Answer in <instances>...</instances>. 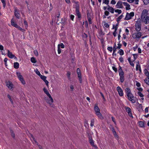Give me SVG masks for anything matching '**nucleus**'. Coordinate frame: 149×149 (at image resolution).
<instances>
[{"label":"nucleus","mask_w":149,"mask_h":149,"mask_svg":"<svg viewBox=\"0 0 149 149\" xmlns=\"http://www.w3.org/2000/svg\"><path fill=\"white\" fill-rule=\"evenodd\" d=\"M140 66L139 65V64H136V71H138L139 69V68H140Z\"/></svg>","instance_id":"obj_46"},{"label":"nucleus","mask_w":149,"mask_h":149,"mask_svg":"<svg viewBox=\"0 0 149 149\" xmlns=\"http://www.w3.org/2000/svg\"><path fill=\"white\" fill-rule=\"evenodd\" d=\"M125 31L126 33V34L127 35H128L129 34V30L127 29H126L125 30Z\"/></svg>","instance_id":"obj_64"},{"label":"nucleus","mask_w":149,"mask_h":149,"mask_svg":"<svg viewBox=\"0 0 149 149\" xmlns=\"http://www.w3.org/2000/svg\"><path fill=\"white\" fill-rule=\"evenodd\" d=\"M94 120L93 119L91 120V127H93L94 125Z\"/></svg>","instance_id":"obj_45"},{"label":"nucleus","mask_w":149,"mask_h":149,"mask_svg":"<svg viewBox=\"0 0 149 149\" xmlns=\"http://www.w3.org/2000/svg\"><path fill=\"white\" fill-rule=\"evenodd\" d=\"M14 15L15 17L18 19H19L20 17V14L18 10L15 8L14 9Z\"/></svg>","instance_id":"obj_14"},{"label":"nucleus","mask_w":149,"mask_h":149,"mask_svg":"<svg viewBox=\"0 0 149 149\" xmlns=\"http://www.w3.org/2000/svg\"><path fill=\"white\" fill-rule=\"evenodd\" d=\"M118 25H119V22H118V23L115 25H113V26H114V28L116 27V28H118Z\"/></svg>","instance_id":"obj_60"},{"label":"nucleus","mask_w":149,"mask_h":149,"mask_svg":"<svg viewBox=\"0 0 149 149\" xmlns=\"http://www.w3.org/2000/svg\"><path fill=\"white\" fill-rule=\"evenodd\" d=\"M135 29L137 32L139 31L141 29V22L139 20H137L135 24Z\"/></svg>","instance_id":"obj_5"},{"label":"nucleus","mask_w":149,"mask_h":149,"mask_svg":"<svg viewBox=\"0 0 149 149\" xmlns=\"http://www.w3.org/2000/svg\"><path fill=\"white\" fill-rule=\"evenodd\" d=\"M104 15H106L107 16H108L109 15V12L108 11H107V10H106L104 12Z\"/></svg>","instance_id":"obj_47"},{"label":"nucleus","mask_w":149,"mask_h":149,"mask_svg":"<svg viewBox=\"0 0 149 149\" xmlns=\"http://www.w3.org/2000/svg\"><path fill=\"white\" fill-rule=\"evenodd\" d=\"M118 46H116V44H115L113 46V54L115 52L117 49H119L122 46L121 44L120 43L118 44Z\"/></svg>","instance_id":"obj_15"},{"label":"nucleus","mask_w":149,"mask_h":149,"mask_svg":"<svg viewBox=\"0 0 149 149\" xmlns=\"http://www.w3.org/2000/svg\"><path fill=\"white\" fill-rule=\"evenodd\" d=\"M8 52V56H14V55H13L12 53L10 52L9 50H7Z\"/></svg>","instance_id":"obj_36"},{"label":"nucleus","mask_w":149,"mask_h":149,"mask_svg":"<svg viewBox=\"0 0 149 149\" xmlns=\"http://www.w3.org/2000/svg\"><path fill=\"white\" fill-rule=\"evenodd\" d=\"M19 79L22 84H23V85L25 84H26L25 81L24 79H23V77H21L20 78H19Z\"/></svg>","instance_id":"obj_25"},{"label":"nucleus","mask_w":149,"mask_h":149,"mask_svg":"<svg viewBox=\"0 0 149 149\" xmlns=\"http://www.w3.org/2000/svg\"><path fill=\"white\" fill-rule=\"evenodd\" d=\"M104 26L107 28H108L109 27V24L105 22H104Z\"/></svg>","instance_id":"obj_39"},{"label":"nucleus","mask_w":149,"mask_h":149,"mask_svg":"<svg viewBox=\"0 0 149 149\" xmlns=\"http://www.w3.org/2000/svg\"><path fill=\"white\" fill-rule=\"evenodd\" d=\"M1 2L3 3V5L4 7L6 6V3L5 1V0H1Z\"/></svg>","instance_id":"obj_42"},{"label":"nucleus","mask_w":149,"mask_h":149,"mask_svg":"<svg viewBox=\"0 0 149 149\" xmlns=\"http://www.w3.org/2000/svg\"><path fill=\"white\" fill-rule=\"evenodd\" d=\"M89 141L91 145L92 146L94 147L96 149H97L98 148L96 145H94V142L92 137L89 136Z\"/></svg>","instance_id":"obj_9"},{"label":"nucleus","mask_w":149,"mask_h":149,"mask_svg":"<svg viewBox=\"0 0 149 149\" xmlns=\"http://www.w3.org/2000/svg\"><path fill=\"white\" fill-rule=\"evenodd\" d=\"M111 119L113 121L114 123L115 124H116V122L115 120V118L113 117H112Z\"/></svg>","instance_id":"obj_59"},{"label":"nucleus","mask_w":149,"mask_h":149,"mask_svg":"<svg viewBox=\"0 0 149 149\" xmlns=\"http://www.w3.org/2000/svg\"><path fill=\"white\" fill-rule=\"evenodd\" d=\"M126 112L128 113V115L131 118H133V116L132 113L131 109L128 107L125 108Z\"/></svg>","instance_id":"obj_11"},{"label":"nucleus","mask_w":149,"mask_h":149,"mask_svg":"<svg viewBox=\"0 0 149 149\" xmlns=\"http://www.w3.org/2000/svg\"><path fill=\"white\" fill-rule=\"evenodd\" d=\"M78 74V77L79 79V81L80 83H81L82 82V78H81V73H77Z\"/></svg>","instance_id":"obj_21"},{"label":"nucleus","mask_w":149,"mask_h":149,"mask_svg":"<svg viewBox=\"0 0 149 149\" xmlns=\"http://www.w3.org/2000/svg\"><path fill=\"white\" fill-rule=\"evenodd\" d=\"M144 81L146 84L149 86V77H146L144 80Z\"/></svg>","instance_id":"obj_22"},{"label":"nucleus","mask_w":149,"mask_h":149,"mask_svg":"<svg viewBox=\"0 0 149 149\" xmlns=\"http://www.w3.org/2000/svg\"><path fill=\"white\" fill-rule=\"evenodd\" d=\"M7 60H8V59L6 58H5L4 59V62L5 63V64L6 66H7Z\"/></svg>","instance_id":"obj_53"},{"label":"nucleus","mask_w":149,"mask_h":149,"mask_svg":"<svg viewBox=\"0 0 149 149\" xmlns=\"http://www.w3.org/2000/svg\"><path fill=\"white\" fill-rule=\"evenodd\" d=\"M31 61L33 63H36L37 62L36 59L34 57H32L31 58Z\"/></svg>","instance_id":"obj_24"},{"label":"nucleus","mask_w":149,"mask_h":149,"mask_svg":"<svg viewBox=\"0 0 149 149\" xmlns=\"http://www.w3.org/2000/svg\"><path fill=\"white\" fill-rule=\"evenodd\" d=\"M139 124L141 127H142L144 126V123L143 122L140 121L139 122Z\"/></svg>","instance_id":"obj_29"},{"label":"nucleus","mask_w":149,"mask_h":149,"mask_svg":"<svg viewBox=\"0 0 149 149\" xmlns=\"http://www.w3.org/2000/svg\"><path fill=\"white\" fill-rule=\"evenodd\" d=\"M87 19H88V18L89 17L90 18H91V15L90 13H88L87 14Z\"/></svg>","instance_id":"obj_58"},{"label":"nucleus","mask_w":149,"mask_h":149,"mask_svg":"<svg viewBox=\"0 0 149 149\" xmlns=\"http://www.w3.org/2000/svg\"><path fill=\"white\" fill-rule=\"evenodd\" d=\"M119 60L120 61L121 63H123V58L122 57H120L119 58Z\"/></svg>","instance_id":"obj_57"},{"label":"nucleus","mask_w":149,"mask_h":149,"mask_svg":"<svg viewBox=\"0 0 149 149\" xmlns=\"http://www.w3.org/2000/svg\"><path fill=\"white\" fill-rule=\"evenodd\" d=\"M94 110L97 116L100 118H102V115L100 112V110L99 107L97 106H95L94 107Z\"/></svg>","instance_id":"obj_6"},{"label":"nucleus","mask_w":149,"mask_h":149,"mask_svg":"<svg viewBox=\"0 0 149 149\" xmlns=\"http://www.w3.org/2000/svg\"><path fill=\"white\" fill-rule=\"evenodd\" d=\"M19 63L17 62H15L14 64V67L15 69H17L19 67Z\"/></svg>","instance_id":"obj_27"},{"label":"nucleus","mask_w":149,"mask_h":149,"mask_svg":"<svg viewBox=\"0 0 149 149\" xmlns=\"http://www.w3.org/2000/svg\"><path fill=\"white\" fill-rule=\"evenodd\" d=\"M118 53L121 55H122L124 54V52L123 50L121 49L119 50L118 52Z\"/></svg>","instance_id":"obj_32"},{"label":"nucleus","mask_w":149,"mask_h":149,"mask_svg":"<svg viewBox=\"0 0 149 149\" xmlns=\"http://www.w3.org/2000/svg\"><path fill=\"white\" fill-rule=\"evenodd\" d=\"M115 12L116 13H117L118 14H120L122 13V11L120 10L119 9H116L115 10Z\"/></svg>","instance_id":"obj_38"},{"label":"nucleus","mask_w":149,"mask_h":149,"mask_svg":"<svg viewBox=\"0 0 149 149\" xmlns=\"http://www.w3.org/2000/svg\"><path fill=\"white\" fill-rule=\"evenodd\" d=\"M112 68L115 72H117L118 70L117 68H116L115 66H113L112 67Z\"/></svg>","instance_id":"obj_43"},{"label":"nucleus","mask_w":149,"mask_h":149,"mask_svg":"<svg viewBox=\"0 0 149 149\" xmlns=\"http://www.w3.org/2000/svg\"><path fill=\"white\" fill-rule=\"evenodd\" d=\"M111 130L113 132V133H115V132H116V131H115V130L114 128L113 127H112L111 128Z\"/></svg>","instance_id":"obj_63"},{"label":"nucleus","mask_w":149,"mask_h":149,"mask_svg":"<svg viewBox=\"0 0 149 149\" xmlns=\"http://www.w3.org/2000/svg\"><path fill=\"white\" fill-rule=\"evenodd\" d=\"M142 36V33L141 32H138L132 34V37L134 39H139Z\"/></svg>","instance_id":"obj_8"},{"label":"nucleus","mask_w":149,"mask_h":149,"mask_svg":"<svg viewBox=\"0 0 149 149\" xmlns=\"http://www.w3.org/2000/svg\"><path fill=\"white\" fill-rule=\"evenodd\" d=\"M107 49L109 51L111 52L113 50V48L112 47H108Z\"/></svg>","instance_id":"obj_50"},{"label":"nucleus","mask_w":149,"mask_h":149,"mask_svg":"<svg viewBox=\"0 0 149 149\" xmlns=\"http://www.w3.org/2000/svg\"><path fill=\"white\" fill-rule=\"evenodd\" d=\"M70 19L72 21H73L74 16V15H71L70 16Z\"/></svg>","instance_id":"obj_52"},{"label":"nucleus","mask_w":149,"mask_h":149,"mask_svg":"<svg viewBox=\"0 0 149 149\" xmlns=\"http://www.w3.org/2000/svg\"><path fill=\"white\" fill-rule=\"evenodd\" d=\"M141 18L142 22L145 24H149V16L148 11L147 9H144L142 11Z\"/></svg>","instance_id":"obj_1"},{"label":"nucleus","mask_w":149,"mask_h":149,"mask_svg":"<svg viewBox=\"0 0 149 149\" xmlns=\"http://www.w3.org/2000/svg\"><path fill=\"white\" fill-rule=\"evenodd\" d=\"M109 2V0H102L103 3H104L106 5L108 4Z\"/></svg>","instance_id":"obj_30"},{"label":"nucleus","mask_w":149,"mask_h":149,"mask_svg":"<svg viewBox=\"0 0 149 149\" xmlns=\"http://www.w3.org/2000/svg\"><path fill=\"white\" fill-rule=\"evenodd\" d=\"M134 13L133 12H131L130 13H127L125 18L126 20H128L131 19L134 15Z\"/></svg>","instance_id":"obj_7"},{"label":"nucleus","mask_w":149,"mask_h":149,"mask_svg":"<svg viewBox=\"0 0 149 149\" xmlns=\"http://www.w3.org/2000/svg\"><path fill=\"white\" fill-rule=\"evenodd\" d=\"M10 130L11 133V136L13 138L15 137V135L13 131L11 130V129H10Z\"/></svg>","instance_id":"obj_41"},{"label":"nucleus","mask_w":149,"mask_h":149,"mask_svg":"<svg viewBox=\"0 0 149 149\" xmlns=\"http://www.w3.org/2000/svg\"><path fill=\"white\" fill-rule=\"evenodd\" d=\"M17 74L18 79L22 77L20 72H18L17 73Z\"/></svg>","instance_id":"obj_40"},{"label":"nucleus","mask_w":149,"mask_h":149,"mask_svg":"<svg viewBox=\"0 0 149 149\" xmlns=\"http://www.w3.org/2000/svg\"><path fill=\"white\" fill-rule=\"evenodd\" d=\"M73 2L75 3V9H79V2L75 1L73 0L72 1Z\"/></svg>","instance_id":"obj_20"},{"label":"nucleus","mask_w":149,"mask_h":149,"mask_svg":"<svg viewBox=\"0 0 149 149\" xmlns=\"http://www.w3.org/2000/svg\"><path fill=\"white\" fill-rule=\"evenodd\" d=\"M137 94L139 95L140 97H142L141 98V99L142 100H144V98L143 97L144 96L142 94L141 92L140 91H138L137 92Z\"/></svg>","instance_id":"obj_26"},{"label":"nucleus","mask_w":149,"mask_h":149,"mask_svg":"<svg viewBox=\"0 0 149 149\" xmlns=\"http://www.w3.org/2000/svg\"><path fill=\"white\" fill-rule=\"evenodd\" d=\"M107 10L112 13H114V9L112 7L109 6V5H108Z\"/></svg>","instance_id":"obj_18"},{"label":"nucleus","mask_w":149,"mask_h":149,"mask_svg":"<svg viewBox=\"0 0 149 149\" xmlns=\"http://www.w3.org/2000/svg\"><path fill=\"white\" fill-rule=\"evenodd\" d=\"M58 47H61L62 48H64L65 47V45L63 43H61L58 45Z\"/></svg>","instance_id":"obj_34"},{"label":"nucleus","mask_w":149,"mask_h":149,"mask_svg":"<svg viewBox=\"0 0 149 149\" xmlns=\"http://www.w3.org/2000/svg\"><path fill=\"white\" fill-rule=\"evenodd\" d=\"M144 74L147 77H149V73L146 69H145L144 70Z\"/></svg>","instance_id":"obj_23"},{"label":"nucleus","mask_w":149,"mask_h":149,"mask_svg":"<svg viewBox=\"0 0 149 149\" xmlns=\"http://www.w3.org/2000/svg\"><path fill=\"white\" fill-rule=\"evenodd\" d=\"M125 92L127 94L129 100L133 103L136 102V100L134 99V96L131 93L130 89L129 88H127L125 90Z\"/></svg>","instance_id":"obj_2"},{"label":"nucleus","mask_w":149,"mask_h":149,"mask_svg":"<svg viewBox=\"0 0 149 149\" xmlns=\"http://www.w3.org/2000/svg\"><path fill=\"white\" fill-rule=\"evenodd\" d=\"M113 135H114V136L115 137H116V138H118V135H117V134H116V132H115V133H113Z\"/></svg>","instance_id":"obj_56"},{"label":"nucleus","mask_w":149,"mask_h":149,"mask_svg":"<svg viewBox=\"0 0 149 149\" xmlns=\"http://www.w3.org/2000/svg\"><path fill=\"white\" fill-rule=\"evenodd\" d=\"M116 90L118 92L119 95L120 96H123V91L120 86H118L117 87Z\"/></svg>","instance_id":"obj_10"},{"label":"nucleus","mask_w":149,"mask_h":149,"mask_svg":"<svg viewBox=\"0 0 149 149\" xmlns=\"http://www.w3.org/2000/svg\"><path fill=\"white\" fill-rule=\"evenodd\" d=\"M31 137L33 140V141H32L33 143H36V144H37V145H38V143L36 141V139H35L34 138V137L32 135L31 136Z\"/></svg>","instance_id":"obj_33"},{"label":"nucleus","mask_w":149,"mask_h":149,"mask_svg":"<svg viewBox=\"0 0 149 149\" xmlns=\"http://www.w3.org/2000/svg\"><path fill=\"white\" fill-rule=\"evenodd\" d=\"M43 90L45 93L47 95L50 99V100L47 102V103L50 104H51L53 102V100L52 98V97L51 95L49 93L47 90L46 88L44 87L43 89Z\"/></svg>","instance_id":"obj_4"},{"label":"nucleus","mask_w":149,"mask_h":149,"mask_svg":"<svg viewBox=\"0 0 149 149\" xmlns=\"http://www.w3.org/2000/svg\"><path fill=\"white\" fill-rule=\"evenodd\" d=\"M116 3V1L115 0H112L111 1V3L113 5L115 4Z\"/></svg>","instance_id":"obj_48"},{"label":"nucleus","mask_w":149,"mask_h":149,"mask_svg":"<svg viewBox=\"0 0 149 149\" xmlns=\"http://www.w3.org/2000/svg\"><path fill=\"white\" fill-rule=\"evenodd\" d=\"M123 4L126 6L125 9L127 10H129L130 9V5L126 2H123Z\"/></svg>","instance_id":"obj_17"},{"label":"nucleus","mask_w":149,"mask_h":149,"mask_svg":"<svg viewBox=\"0 0 149 149\" xmlns=\"http://www.w3.org/2000/svg\"><path fill=\"white\" fill-rule=\"evenodd\" d=\"M100 93L101 94V96L102 97L103 99L105 101V98H104V96L103 94L101 92H100Z\"/></svg>","instance_id":"obj_54"},{"label":"nucleus","mask_w":149,"mask_h":149,"mask_svg":"<svg viewBox=\"0 0 149 149\" xmlns=\"http://www.w3.org/2000/svg\"><path fill=\"white\" fill-rule=\"evenodd\" d=\"M11 22L12 25L16 28H21V27L19 26L16 23H15L14 21V20L13 18L11 20Z\"/></svg>","instance_id":"obj_16"},{"label":"nucleus","mask_w":149,"mask_h":149,"mask_svg":"<svg viewBox=\"0 0 149 149\" xmlns=\"http://www.w3.org/2000/svg\"><path fill=\"white\" fill-rule=\"evenodd\" d=\"M123 3L120 1H118L117 3L116 6L117 8H123Z\"/></svg>","instance_id":"obj_12"},{"label":"nucleus","mask_w":149,"mask_h":149,"mask_svg":"<svg viewBox=\"0 0 149 149\" xmlns=\"http://www.w3.org/2000/svg\"><path fill=\"white\" fill-rule=\"evenodd\" d=\"M137 56H133L134 59L132 60V61H131V58L129 57L128 58V61L130 63V64L133 67L134 66V64L133 62L136 59Z\"/></svg>","instance_id":"obj_13"},{"label":"nucleus","mask_w":149,"mask_h":149,"mask_svg":"<svg viewBox=\"0 0 149 149\" xmlns=\"http://www.w3.org/2000/svg\"><path fill=\"white\" fill-rule=\"evenodd\" d=\"M70 74H71L70 72L68 71L67 72V75L68 78L69 80H70L71 79L70 77Z\"/></svg>","instance_id":"obj_31"},{"label":"nucleus","mask_w":149,"mask_h":149,"mask_svg":"<svg viewBox=\"0 0 149 149\" xmlns=\"http://www.w3.org/2000/svg\"><path fill=\"white\" fill-rule=\"evenodd\" d=\"M123 17V15H121L117 19V21L118 22H120V20Z\"/></svg>","instance_id":"obj_28"},{"label":"nucleus","mask_w":149,"mask_h":149,"mask_svg":"<svg viewBox=\"0 0 149 149\" xmlns=\"http://www.w3.org/2000/svg\"><path fill=\"white\" fill-rule=\"evenodd\" d=\"M143 1L145 5H147L149 3V0H143Z\"/></svg>","instance_id":"obj_37"},{"label":"nucleus","mask_w":149,"mask_h":149,"mask_svg":"<svg viewBox=\"0 0 149 149\" xmlns=\"http://www.w3.org/2000/svg\"><path fill=\"white\" fill-rule=\"evenodd\" d=\"M88 20L89 24H91L92 23L91 18L89 17L88 18Z\"/></svg>","instance_id":"obj_55"},{"label":"nucleus","mask_w":149,"mask_h":149,"mask_svg":"<svg viewBox=\"0 0 149 149\" xmlns=\"http://www.w3.org/2000/svg\"><path fill=\"white\" fill-rule=\"evenodd\" d=\"M6 85L7 87L10 89H11L13 88V84L10 81H8L7 84Z\"/></svg>","instance_id":"obj_19"},{"label":"nucleus","mask_w":149,"mask_h":149,"mask_svg":"<svg viewBox=\"0 0 149 149\" xmlns=\"http://www.w3.org/2000/svg\"><path fill=\"white\" fill-rule=\"evenodd\" d=\"M118 71L120 81L121 83H123L124 80V73L122 70L121 67L120 65L119 66Z\"/></svg>","instance_id":"obj_3"},{"label":"nucleus","mask_w":149,"mask_h":149,"mask_svg":"<svg viewBox=\"0 0 149 149\" xmlns=\"http://www.w3.org/2000/svg\"><path fill=\"white\" fill-rule=\"evenodd\" d=\"M136 86L137 87H140V86H141L140 83L136 81Z\"/></svg>","instance_id":"obj_44"},{"label":"nucleus","mask_w":149,"mask_h":149,"mask_svg":"<svg viewBox=\"0 0 149 149\" xmlns=\"http://www.w3.org/2000/svg\"><path fill=\"white\" fill-rule=\"evenodd\" d=\"M61 52V50L60 48L59 47H58V53L59 54H60Z\"/></svg>","instance_id":"obj_51"},{"label":"nucleus","mask_w":149,"mask_h":149,"mask_svg":"<svg viewBox=\"0 0 149 149\" xmlns=\"http://www.w3.org/2000/svg\"><path fill=\"white\" fill-rule=\"evenodd\" d=\"M75 12L76 14L80 13L79 11V9H76L75 10Z\"/></svg>","instance_id":"obj_62"},{"label":"nucleus","mask_w":149,"mask_h":149,"mask_svg":"<svg viewBox=\"0 0 149 149\" xmlns=\"http://www.w3.org/2000/svg\"><path fill=\"white\" fill-rule=\"evenodd\" d=\"M77 15L78 17L79 18H80L81 17V15L80 13H79V14H76Z\"/></svg>","instance_id":"obj_61"},{"label":"nucleus","mask_w":149,"mask_h":149,"mask_svg":"<svg viewBox=\"0 0 149 149\" xmlns=\"http://www.w3.org/2000/svg\"><path fill=\"white\" fill-rule=\"evenodd\" d=\"M44 81L45 82V83L46 84V85L47 86H49V82L48 81H47V80H46V79L45 80H44Z\"/></svg>","instance_id":"obj_49"},{"label":"nucleus","mask_w":149,"mask_h":149,"mask_svg":"<svg viewBox=\"0 0 149 149\" xmlns=\"http://www.w3.org/2000/svg\"><path fill=\"white\" fill-rule=\"evenodd\" d=\"M39 76L40 77V78L42 79L43 80V81L44 80H45L46 79V77L45 76H43L42 75H39Z\"/></svg>","instance_id":"obj_35"}]
</instances>
